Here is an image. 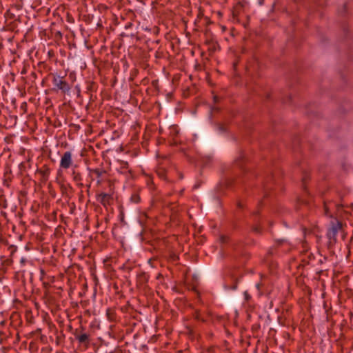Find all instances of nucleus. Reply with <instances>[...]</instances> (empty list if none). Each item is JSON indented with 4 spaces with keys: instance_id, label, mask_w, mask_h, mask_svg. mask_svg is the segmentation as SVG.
I'll return each mask as SVG.
<instances>
[{
    "instance_id": "1",
    "label": "nucleus",
    "mask_w": 353,
    "mask_h": 353,
    "mask_svg": "<svg viewBox=\"0 0 353 353\" xmlns=\"http://www.w3.org/2000/svg\"><path fill=\"white\" fill-rule=\"evenodd\" d=\"M72 154L70 151L65 152L60 159V168L63 169H68L72 165Z\"/></svg>"
},
{
    "instance_id": "2",
    "label": "nucleus",
    "mask_w": 353,
    "mask_h": 353,
    "mask_svg": "<svg viewBox=\"0 0 353 353\" xmlns=\"http://www.w3.org/2000/svg\"><path fill=\"white\" fill-rule=\"evenodd\" d=\"M52 83L57 89L63 92H67L70 90L68 83L63 80V77H62L53 75Z\"/></svg>"
},
{
    "instance_id": "3",
    "label": "nucleus",
    "mask_w": 353,
    "mask_h": 353,
    "mask_svg": "<svg viewBox=\"0 0 353 353\" xmlns=\"http://www.w3.org/2000/svg\"><path fill=\"white\" fill-rule=\"evenodd\" d=\"M98 201H99L103 205L106 206L110 205L112 197L110 194L106 193H101L97 197Z\"/></svg>"
},
{
    "instance_id": "4",
    "label": "nucleus",
    "mask_w": 353,
    "mask_h": 353,
    "mask_svg": "<svg viewBox=\"0 0 353 353\" xmlns=\"http://www.w3.org/2000/svg\"><path fill=\"white\" fill-rule=\"evenodd\" d=\"M341 224L337 221V223L335 225H333L328 230L327 232V236L330 239L334 238L339 231V230L341 228Z\"/></svg>"
},
{
    "instance_id": "5",
    "label": "nucleus",
    "mask_w": 353,
    "mask_h": 353,
    "mask_svg": "<svg viewBox=\"0 0 353 353\" xmlns=\"http://www.w3.org/2000/svg\"><path fill=\"white\" fill-rule=\"evenodd\" d=\"M77 339L80 343H85L88 340V335L85 333L81 334L77 336Z\"/></svg>"
},
{
    "instance_id": "6",
    "label": "nucleus",
    "mask_w": 353,
    "mask_h": 353,
    "mask_svg": "<svg viewBox=\"0 0 353 353\" xmlns=\"http://www.w3.org/2000/svg\"><path fill=\"white\" fill-rule=\"evenodd\" d=\"M325 214H328V210H327V207L326 205H325Z\"/></svg>"
},
{
    "instance_id": "7",
    "label": "nucleus",
    "mask_w": 353,
    "mask_h": 353,
    "mask_svg": "<svg viewBox=\"0 0 353 353\" xmlns=\"http://www.w3.org/2000/svg\"><path fill=\"white\" fill-rule=\"evenodd\" d=\"M245 295L246 296V299H248V295H247V293H245Z\"/></svg>"
},
{
    "instance_id": "8",
    "label": "nucleus",
    "mask_w": 353,
    "mask_h": 353,
    "mask_svg": "<svg viewBox=\"0 0 353 353\" xmlns=\"http://www.w3.org/2000/svg\"><path fill=\"white\" fill-rule=\"evenodd\" d=\"M245 295L246 296V299H248V295H247V293H245Z\"/></svg>"
}]
</instances>
